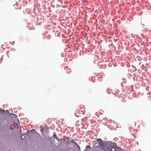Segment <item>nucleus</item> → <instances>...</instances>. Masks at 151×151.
Masks as SVG:
<instances>
[{
	"label": "nucleus",
	"mask_w": 151,
	"mask_h": 151,
	"mask_svg": "<svg viewBox=\"0 0 151 151\" xmlns=\"http://www.w3.org/2000/svg\"><path fill=\"white\" fill-rule=\"evenodd\" d=\"M3 124L4 125H5L6 124H4L3 123Z\"/></svg>",
	"instance_id": "393cba45"
},
{
	"label": "nucleus",
	"mask_w": 151,
	"mask_h": 151,
	"mask_svg": "<svg viewBox=\"0 0 151 151\" xmlns=\"http://www.w3.org/2000/svg\"><path fill=\"white\" fill-rule=\"evenodd\" d=\"M5 112V110L2 109L1 110V111H0V122L1 123L4 119Z\"/></svg>",
	"instance_id": "f03ea898"
},
{
	"label": "nucleus",
	"mask_w": 151,
	"mask_h": 151,
	"mask_svg": "<svg viewBox=\"0 0 151 151\" xmlns=\"http://www.w3.org/2000/svg\"><path fill=\"white\" fill-rule=\"evenodd\" d=\"M137 145H138V143L137 142Z\"/></svg>",
	"instance_id": "a878e982"
},
{
	"label": "nucleus",
	"mask_w": 151,
	"mask_h": 151,
	"mask_svg": "<svg viewBox=\"0 0 151 151\" xmlns=\"http://www.w3.org/2000/svg\"><path fill=\"white\" fill-rule=\"evenodd\" d=\"M6 113H9V115L10 114V113H9V111H8V110H6Z\"/></svg>",
	"instance_id": "ddd939ff"
},
{
	"label": "nucleus",
	"mask_w": 151,
	"mask_h": 151,
	"mask_svg": "<svg viewBox=\"0 0 151 151\" xmlns=\"http://www.w3.org/2000/svg\"><path fill=\"white\" fill-rule=\"evenodd\" d=\"M30 132L32 133H33L34 132H35L36 130L35 129H32L31 131H30Z\"/></svg>",
	"instance_id": "6e6552de"
},
{
	"label": "nucleus",
	"mask_w": 151,
	"mask_h": 151,
	"mask_svg": "<svg viewBox=\"0 0 151 151\" xmlns=\"http://www.w3.org/2000/svg\"><path fill=\"white\" fill-rule=\"evenodd\" d=\"M26 135V133H24L22 134V135L23 136H24V135Z\"/></svg>",
	"instance_id": "aec40b11"
},
{
	"label": "nucleus",
	"mask_w": 151,
	"mask_h": 151,
	"mask_svg": "<svg viewBox=\"0 0 151 151\" xmlns=\"http://www.w3.org/2000/svg\"><path fill=\"white\" fill-rule=\"evenodd\" d=\"M64 142L65 144H69V142H68V141L65 140L64 141Z\"/></svg>",
	"instance_id": "9b49d317"
},
{
	"label": "nucleus",
	"mask_w": 151,
	"mask_h": 151,
	"mask_svg": "<svg viewBox=\"0 0 151 151\" xmlns=\"http://www.w3.org/2000/svg\"><path fill=\"white\" fill-rule=\"evenodd\" d=\"M114 150V151H122V149L121 147H118L117 146L115 148Z\"/></svg>",
	"instance_id": "39448f33"
},
{
	"label": "nucleus",
	"mask_w": 151,
	"mask_h": 151,
	"mask_svg": "<svg viewBox=\"0 0 151 151\" xmlns=\"http://www.w3.org/2000/svg\"><path fill=\"white\" fill-rule=\"evenodd\" d=\"M1 123L0 124V129H1Z\"/></svg>",
	"instance_id": "f3484780"
},
{
	"label": "nucleus",
	"mask_w": 151,
	"mask_h": 151,
	"mask_svg": "<svg viewBox=\"0 0 151 151\" xmlns=\"http://www.w3.org/2000/svg\"><path fill=\"white\" fill-rule=\"evenodd\" d=\"M74 144H75L76 143V142H74L73 140H72L71 141Z\"/></svg>",
	"instance_id": "2eb2a0df"
},
{
	"label": "nucleus",
	"mask_w": 151,
	"mask_h": 151,
	"mask_svg": "<svg viewBox=\"0 0 151 151\" xmlns=\"http://www.w3.org/2000/svg\"><path fill=\"white\" fill-rule=\"evenodd\" d=\"M30 132V130H28V131H27V133H26V135H27V134H29L28 132Z\"/></svg>",
	"instance_id": "4468645a"
},
{
	"label": "nucleus",
	"mask_w": 151,
	"mask_h": 151,
	"mask_svg": "<svg viewBox=\"0 0 151 151\" xmlns=\"http://www.w3.org/2000/svg\"><path fill=\"white\" fill-rule=\"evenodd\" d=\"M86 148L87 149H90L91 148V147L89 145H87L86 147Z\"/></svg>",
	"instance_id": "1a4fd4ad"
},
{
	"label": "nucleus",
	"mask_w": 151,
	"mask_h": 151,
	"mask_svg": "<svg viewBox=\"0 0 151 151\" xmlns=\"http://www.w3.org/2000/svg\"><path fill=\"white\" fill-rule=\"evenodd\" d=\"M93 144L96 147H98L99 146V142L97 141V139L94 141Z\"/></svg>",
	"instance_id": "7ed1b4c3"
},
{
	"label": "nucleus",
	"mask_w": 151,
	"mask_h": 151,
	"mask_svg": "<svg viewBox=\"0 0 151 151\" xmlns=\"http://www.w3.org/2000/svg\"><path fill=\"white\" fill-rule=\"evenodd\" d=\"M74 144V145H75V146H77V145H78V144H77L76 142V143H75V144Z\"/></svg>",
	"instance_id": "a211bd4d"
},
{
	"label": "nucleus",
	"mask_w": 151,
	"mask_h": 151,
	"mask_svg": "<svg viewBox=\"0 0 151 151\" xmlns=\"http://www.w3.org/2000/svg\"><path fill=\"white\" fill-rule=\"evenodd\" d=\"M142 28H143L144 29H145V28H144V26H143L142 27Z\"/></svg>",
	"instance_id": "b1692460"
},
{
	"label": "nucleus",
	"mask_w": 151,
	"mask_h": 151,
	"mask_svg": "<svg viewBox=\"0 0 151 151\" xmlns=\"http://www.w3.org/2000/svg\"><path fill=\"white\" fill-rule=\"evenodd\" d=\"M9 151H11L10 150H9Z\"/></svg>",
	"instance_id": "bb28decb"
},
{
	"label": "nucleus",
	"mask_w": 151,
	"mask_h": 151,
	"mask_svg": "<svg viewBox=\"0 0 151 151\" xmlns=\"http://www.w3.org/2000/svg\"><path fill=\"white\" fill-rule=\"evenodd\" d=\"M57 140L58 141V142L59 143H61V142H62L63 141V142H64L65 141V139H60V138H58V139H57Z\"/></svg>",
	"instance_id": "423d86ee"
},
{
	"label": "nucleus",
	"mask_w": 151,
	"mask_h": 151,
	"mask_svg": "<svg viewBox=\"0 0 151 151\" xmlns=\"http://www.w3.org/2000/svg\"><path fill=\"white\" fill-rule=\"evenodd\" d=\"M1 111V109H0V111Z\"/></svg>",
	"instance_id": "cd10ccee"
},
{
	"label": "nucleus",
	"mask_w": 151,
	"mask_h": 151,
	"mask_svg": "<svg viewBox=\"0 0 151 151\" xmlns=\"http://www.w3.org/2000/svg\"><path fill=\"white\" fill-rule=\"evenodd\" d=\"M116 146H114V145H112L111 146V150H112V149L114 148V149H115V148H116Z\"/></svg>",
	"instance_id": "9d476101"
},
{
	"label": "nucleus",
	"mask_w": 151,
	"mask_h": 151,
	"mask_svg": "<svg viewBox=\"0 0 151 151\" xmlns=\"http://www.w3.org/2000/svg\"><path fill=\"white\" fill-rule=\"evenodd\" d=\"M52 137L53 138H55L56 139H58V138L57 137V135L55 132L54 133V134L53 135V137Z\"/></svg>",
	"instance_id": "0eeeda50"
},
{
	"label": "nucleus",
	"mask_w": 151,
	"mask_h": 151,
	"mask_svg": "<svg viewBox=\"0 0 151 151\" xmlns=\"http://www.w3.org/2000/svg\"><path fill=\"white\" fill-rule=\"evenodd\" d=\"M21 139H24V138H22V136H21Z\"/></svg>",
	"instance_id": "412c9836"
},
{
	"label": "nucleus",
	"mask_w": 151,
	"mask_h": 151,
	"mask_svg": "<svg viewBox=\"0 0 151 151\" xmlns=\"http://www.w3.org/2000/svg\"><path fill=\"white\" fill-rule=\"evenodd\" d=\"M103 151H107V150L106 149H104V150H103Z\"/></svg>",
	"instance_id": "6ab92c4d"
},
{
	"label": "nucleus",
	"mask_w": 151,
	"mask_h": 151,
	"mask_svg": "<svg viewBox=\"0 0 151 151\" xmlns=\"http://www.w3.org/2000/svg\"><path fill=\"white\" fill-rule=\"evenodd\" d=\"M97 141L99 142V146H100L101 148L105 147L107 141H103L100 138L97 139Z\"/></svg>",
	"instance_id": "f257e3e1"
},
{
	"label": "nucleus",
	"mask_w": 151,
	"mask_h": 151,
	"mask_svg": "<svg viewBox=\"0 0 151 151\" xmlns=\"http://www.w3.org/2000/svg\"><path fill=\"white\" fill-rule=\"evenodd\" d=\"M12 115V118H13L16 119L17 118V115L15 114L10 113V114L9 115Z\"/></svg>",
	"instance_id": "20e7f679"
},
{
	"label": "nucleus",
	"mask_w": 151,
	"mask_h": 151,
	"mask_svg": "<svg viewBox=\"0 0 151 151\" xmlns=\"http://www.w3.org/2000/svg\"><path fill=\"white\" fill-rule=\"evenodd\" d=\"M21 132V130H20V132ZM20 134H21V135H22V134H21V132H20Z\"/></svg>",
	"instance_id": "5701e85b"
},
{
	"label": "nucleus",
	"mask_w": 151,
	"mask_h": 151,
	"mask_svg": "<svg viewBox=\"0 0 151 151\" xmlns=\"http://www.w3.org/2000/svg\"><path fill=\"white\" fill-rule=\"evenodd\" d=\"M76 147L78 148V150H79V151H80V149H81V148H80V147L78 145H77V146H76Z\"/></svg>",
	"instance_id": "f8f14e48"
},
{
	"label": "nucleus",
	"mask_w": 151,
	"mask_h": 151,
	"mask_svg": "<svg viewBox=\"0 0 151 151\" xmlns=\"http://www.w3.org/2000/svg\"><path fill=\"white\" fill-rule=\"evenodd\" d=\"M42 126H41L40 127V128L41 129H40V131H42Z\"/></svg>",
	"instance_id": "dca6fc26"
},
{
	"label": "nucleus",
	"mask_w": 151,
	"mask_h": 151,
	"mask_svg": "<svg viewBox=\"0 0 151 151\" xmlns=\"http://www.w3.org/2000/svg\"><path fill=\"white\" fill-rule=\"evenodd\" d=\"M23 136L24 138H25V136H24H24Z\"/></svg>",
	"instance_id": "4be33fe9"
}]
</instances>
